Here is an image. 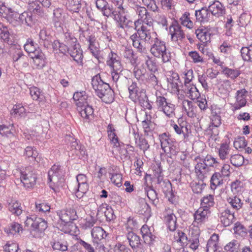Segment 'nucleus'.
I'll return each mask as SVG.
<instances>
[{
    "label": "nucleus",
    "mask_w": 252,
    "mask_h": 252,
    "mask_svg": "<svg viewBox=\"0 0 252 252\" xmlns=\"http://www.w3.org/2000/svg\"><path fill=\"white\" fill-rule=\"evenodd\" d=\"M148 26L147 25L143 24L140 28H137L138 25H136L134 29L136 32L130 36L133 47L140 53H146L147 52L146 48L142 41L150 44L155 37H157L156 33L151 32L150 30L148 28Z\"/></svg>",
    "instance_id": "f257e3e1"
},
{
    "label": "nucleus",
    "mask_w": 252,
    "mask_h": 252,
    "mask_svg": "<svg viewBox=\"0 0 252 252\" xmlns=\"http://www.w3.org/2000/svg\"><path fill=\"white\" fill-rule=\"evenodd\" d=\"M92 85L96 95L102 99L103 101L109 103L113 100V91L108 84L103 81L100 74H97L92 78Z\"/></svg>",
    "instance_id": "f03ea898"
},
{
    "label": "nucleus",
    "mask_w": 252,
    "mask_h": 252,
    "mask_svg": "<svg viewBox=\"0 0 252 252\" xmlns=\"http://www.w3.org/2000/svg\"><path fill=\"white\" fill-rule=\"evenodd\" d=\"M194 161L197 163L195 166V172L198 179H201L206 177L210 167L218 163L216 159L210 155H207L205 157L198 156L194 158Z\"/></svg>",
    "instance_id": "7ed1b4c3"
},
{
    "label": "nucleus",
    "mask_w": 252,
    "mask_h": 252,
    "mask_svg": "<svg viewBox=\"0 0 252 252\" xmlns=\"http://www.w3.org/2000/svg\"><path fill=\"white\" fill-rule=\"evenodd\" d=\"M150 51L155 57L160 59L163 63L170 62L171 53L167 50L166 43L158 37H155L154 40L150 43Z\"/></svg>",
    "instance_id": "20e7f679"
},
{
    "label": "nucleus",
    "mask_w": 252,
    "mask_h": 252,
    "mask_svg": "<svg viewBox=\"0 0 252 252\" xmlns=\"http://www.w3.org/2000/svg\"><path fill=\"white\" fill-rule=\"evenodd\" d=\"M57 214L63 224V227L61 228V231H63L65 233L71 234L72 231L69 229H66V227L67 226L71 227L75 226V225L72 223V221L78 219L76 210L74 209L69 208L61 210Z\"/></svg>",
    "instance_id": "39448f33"
},
{
    "label": "nucleus",
    "mask_w": 252,
    "mask_h": 252,
    "mask_svg": "<svg viewBox=\"0 0 252 252\" xmlns=\"http://www.w3.org/2000/svg\"><path fill=\"white\" fill-rule=\"evenodd\" d=\"M37 175L36 170L32 166L23 168L20 171V180L27 189H32L35 185Z\"/></svg>",
    "instance_id": "423d86ee"
},
{
    "label": "nucleus",
    "mask_w": 252,
    "mask_h": 252,
    "mask_svg": "<svg viewBox=\"0 0 252 252\" xmlns=\"http://www.w3.org/2000/svg\"><path fill=\"white\" fill-rule=\"evenodd\" d=\"M25 225L28 227L30 226L32 230L38 234L40 236L47 228V222L41 218L37 217L35 215L27 216Z\"/></svg>",
    "instance_id": "0eeeda50"
},
{
    "label": "nucleus",
    "mask_w": 252,
    "mask_h": 252,
    "mask_svg": "<svg viewBox=\"0 0 252 252\" xmlns=\"http://www.w3.org/2000/svg\"><path fill=\"white\" fill-rule=\"evenodd\" d=\"M156 104L158 110L168 118H171L175 115V105L164 96L156 94Z\"/></svg>",
    "instance_id": "6e6552de"
},
{
    "label": "nucleus",
    "mask_w": 252,
    "mask_h": 252,
    "mask_svg": "<svg viewBox=\"0 0 252 252\" xmlns=\"http://www.w3.org/2000/svg\"><path fill=\"white\" fill-rule=\"evenodd\" d=\"M69 157L72 159H79L85 160L88 158V153L86 147L81 143L79 144L76 140L70 143Z\"/></svg>",
    "instance_id": "1a4fd4ad"
},
{
    "label": "nucleus",
    "mask_w": 252,
    "mask_h": 252,
    "mask_svg": "<svg viewBox=\"0 0 252 252\" xmlns=\"http://www.w3.org/2000/svg\"><path fill=\"white\" fill-rule=\"evenodd\" d=\"M63 169L59 165H53L48 171L50 187L54 191L56 190V187L59 186V182L63 179Z\"/></svg>",
    "instance_id": "9d476101"
},
{
    "label": "nucleus",
    "mask_w": 252,
    "mask_h": 252,
    "mask_svg": "<svg viewBox=\"0 0 252 252\" xmlns=\"http://www.w3.org/2000/svg\"><path fill=\"white\" fill-rule=\"evenodd\" d=\"M82 35L86 39V41L89 43L88 49L90 50L92 55L96 59H98L100 51L99 49L98 44L96 41V38L94 33H91L89 30L83 31Z\"/></svg>",
    "instance_id": "9b49d317"
},
{
    "label": "nucleus",
    "mask_w": 252,
    "mask_h": 252,
    "mask_svg": "<svg viewBox=\"0 0 252 252\" xmlns=\"http://www.w3.org/2000/svg\"><path fill=\"white\" fill-rule=\"evenodd\" d=\"M50 244L54 250L64 252L68 249V243L65 240V235L61 232L53 233Z\"/></svg>",
    "instance_id": "f8f14e48"
},
{
    "label": "nucleus",
    "mask_w": 252,
    "mask_h": 252,
    "mask_svg": "<svg viewBox=\"0 0 252 252\" xmlns=\"http://www.w3.org/2000/svg\"><path fill=\"white\" fill-rule=\"evenodd\" d=\"M133 96H129V98L134 102H138L144 109L151 110L152 106L146 94L145 89L138 88L134 93Z\"/></svg>",
    "instance_id": "ddd939ff"
},
{
    "label": "nucleus",
    "mask_w": 252,
    "mask_h": 252,
    "mask_svg": "<svg viewBox=\"0 0 252 252\" xmlns=\"http://www.w3.org/2000/svg\"><path fill=\"white\" fill-rule=\"evenodd\" d=\"M133 96H129V98L134 102H138L144 109L151 110L152 106L146 94L145 89L138 88L134 93Z\"/></svg>",
    "instance_id": "4468645a"
},
{
    "label": "nucleus",
    "mask_w": 252,
    "mask_h": 252,
    "mask_svg": "<svg viewBox=\"0 0 252 252\" xmlns=\"http://www.w3.org/2000/svg\"><path fill=\"white\" fill-rule=\"evenodd\" d=\"M126 236L129 246L134 251L146 252V247L141 241V238L138 235L133 232H129L126 234Z\"/></svg>",
    "instance_id": "2eb2a0df"
},
{
    "label": "nucleus",
    "mask_w": 252,
    "mask_h": 252,
    "mask_svg": "<svg viewBox=\"0 0 252 252\" xmlns=\"http://www.w3.org/2000/svg\"><path fill=\"white\" fill-rule=\"evenodd\" d=\"M93 237V243L96 248L103 247V240L106 237L107 234L101 227L96 226L93 228L91 231Z\"/></svg>",
    "instance_id": "dca6fc26"
},
{
    "label": "nucleus",
    "mask_w": 252,
    "mask_h": 252,
    "mask_svg": "<svg viewBox=\"0 0 252 252\" xmlns=\"http://www.w3.org/2000/svg\"><path fill=\"white\" fill-rule=\"evenodd\" d=\"M248 94V92L245 89L237 91L235 96V102L232 105L233 111L239 110L246 105Z\"/></svg>",
    "instance_id": "f3484780"
},
{
    "label": "nucleus",
    "mask_w": 252,
    "mask_h": 252,
    "mask_svg": "<svg viewBox=\"0 0 252 252\" xmlns=\"http://www.w3.org/2000/svg\"><path fill=\"white\" fill-rule=\"evenodd\" d=\"M135 12L138 15L139 19L134 22V26L138 25L139 23H141L140 22L149 27L152 25L153 19L145 7L141 6Z\"/></svg>",
    "instance_id": "a211bd4d"
},
{
    "label": "nucleus",
    "mask_w": 252,
    "mask_h": 252,
    "mask_svg": "<svg viewBox=\"0 0 252 252\" xmlns=\"http://www.w3.org/2000/svg\"><path fill=\"white\" fill-rule=\"evenodd\" d=\"M140 233L145 247L146 245L152 246L156 241L157 237L152 233L150 227L147 225H143L140 229Z\"/></svg>",
    "instance_id": "6ab92c4d"
},
{
    "label": "nucleus",
    "mask_w": 252,
    "mask_h": 252,
    "mask_svg": "<svg viewBox=\"0 0 252 252\" xmlns=\"http://www.w3.org/2000/svg\"><path fill=\"white\" fill-rule=\"evenodd\" d=\"M106 64L111 69H115L116 71L123 70L120 58L117 53L112 51H111L108 55Z\"/></svg>",
    "instance_id": "aec40b11"
},
{
    "label": "nucleus",
    "mask_w": 252,
    "mask_h": 252,
    "mask_svg": "<svg viewBox=\"0 0 252 252\" xmlns=\"http://www.w3.org/2000/svg\"><path fill=\"white\" fill-rule=\"evenodd\" d=\"M76 109L85 122L89 123L94 118V108L89 104L77 107Z\"/></svg>",
    "instance_id": "412c9836"
},
{
    "label": "nucleus",
    "mask_w": 252,
    "mask_h": 252,
    "mask_svg": "<svg viewBox=\"0 0 252 252\" xmlns=\"http://www.w3.org/2000/svg\"><path fill=\"white\" fill-rule=\"evenodd\" d=\"M169 32L172 41L178 43V41H182L185 38V34L181 29V26L177 23H174L170 26Z\"/></svg>",
    "instance_id": "4be33fe9"
},
{
    "label": "nucleus",
    "mask_w": 252,
    "mask_h": 252,
    "mask_svg": "<svg viewBox=\"0 0 252 252\" xmlns=\"http://www.w3.org/2000/svg\"><path fill=\"white\" fill-rule=\"evenodd\" d=\"M28 10L32 15V14L38 15L40 17L46 16V13L43 7L37 0H31L28 2Z\"/></svg>",
    "instance_id": "5701e85b"
},
{
    "label": "nucleus",
    "mask_w": 252,
    "mask_h": 252,
    "mask_svg": "<svg viewBox=\"0 0 252 252\" xmlns=\"http://www.w3.org/2000/svg\"><path fill=\"white\" fill-rule=\"evenodd\" d=\"M211 212L209 209L199 207L193 214L194 223L201 225L206 222Z\"/></svg>",
    "instance_id": "b1692460"
},
{
    "label": "nucleus",
    "mask_w": 252,
    "mask_h": 252,
    "mask_svg": "<svg viewBox=\"0 0 252 252\" xmlns=\"http://www.w3.org/2000/svg\"><path fill=\"white\" fill-rule=\"evenodd\" d=\"M39 43L40 45H42L47 49L51 47L54 37L50 34L49 31L46 28H43L39 33Z\"/></svg>",
    "instance_id": "393cba45"
},
{
    "label": "nucleus",
    "mask_w": 252,
    "mask_h": 252,
    "mask_svg": "<svg viewBox=\"0 0 252 252\" xmlns=\"http://www.w3.org/2000/svg\"><path fill=\"white\" fill-rule=\"evenodd\" d=\"M0 40H3L8 45L15 46V48L19 46L18 45L14 44L15 41L13 36L10 34L7 28L1 23H0Z\"/></svg>",
    "instance_id": "a878e982"
},
{
    "label": "nucleus",
    "mask_w": 252,
    "mask_h": 252,
    "mask_svg": "<svg viewBox=\"0 0 252 252\" xmlns=\"http://www.w3.org/2000/svg\"><path fill=\"white\" fill-rule=\"evenodd\" d=\"M68 53L78 64L83 65V55L80 44L70 47Z\"/></svg>",
    "instance_id": "bb28decb"
},
{
    "label": "nucleus",
    "mask_w": 252,
    "mask_h": 252,
    "mask_svg": "<svg viewBox=\"0 0 252 252\" xmlns=\"http://www.w3.org/2000/svg\"><path fill=\"white\" fill-rule=\"evenodd\" d=\"M6 207L12 214L19 216L23 212L21 203L17 200L10 199L7 200Z\"/></svg>",
    "instance_id": "cd10ccee"
},
{
    "label": "nucleus",
    "mask_w": 252,
    "mask_h": 252,
    "mask_svg": "<svg viewBox=\"0 0 252 252\" xmlns=\"http://www.w3.org/2000/svg\"><path fill=\"white\" fill-rule=\"evenodd\" d=\"M73 99L75 101L76 108L89 104V96L85 91L76 92L74 93Z\"/></svg>",
    "instance_id": "c85d7f7f"
},
{
    "label": "nucleus",
    "mask_w": 252,
    "mask_h": 252,
    "mask_svg": "<svg viewBox=\"0 0 252 252\" xmlns=\"http://www.w3.org/2000/svg\"><path fill=\"white\" fill-rule=\"evenodd\" d=\"M63 4L69 11L78 13L82 7V0H62Z\"/></svg>",
    "instance_id": "c756f323"
},
{
    "label": "nucleus",
    "mask_w": 252,
    "mask_h": 252,
    "mask_svg": "<svg viewBox=\"0 0 252 252\" xmlns=\"http://www.w3.org/2000/svg\"><path fill=\"white\" fill-rule=\"evenodd\" d=\"M220 221L224 226H228L235 220L234 212L227 209L221 213Z\"/></svg>",
    "instance_id": "7c9ffc66"
},
{
    "label": "nucleus",
    "mask_w": 252,
    "mask_h": 252,
    "mask_svg": "<svg viewBox=\"0 0 252 252\" xmlns=\"http://www.w3.org/2000/svg\"><path fill=\"white\" fill-rule=\"evenodd\" d=\"M208 9L211 15L220 17L222 16L225 13V8L223 5L219 1H215L211 4Z\"/></svg>",
    "instance_id": "2f4dec72"
},
{
    "label": "nucleus",
    "mask_w": 252,
    "mask_h": 252,
    "mask_svg": "<svg viewBox=\"0 0 252 252\" xmlns=\"http://www.w3.org/2000/svg\"><path fill=\"white\" fill-rule=\"evenodd\" d=\"M122 56L133 66L136 64L137 58L130 46H126L124 48Z\"/></svg>",
    "instance_id": "473e14b6"
},
{
    "label": "nucleus",
    "mask_w": 252,
    "mask_h": 252,
    "mask_svg": "<svg viewBox=\"0 0 252 252\" xmlns=\"http://www.w3.org/2000/svg\"><path fill=\"white\" fill-rule=\"evenodd\" d=\"M161 149L164 152H167V148L172 144H175V141L171 138L166 133H163L159 135Z\"/></svg>",
    "instance_id": "72a5a7b5"
},
{
    "label": "nucleus",
    "mask_w": 252,
    "mask_h": 252,
    "mask_svg": "<svg viewBox=\"0 0 252 252\" xmlns=\"http://www.w3.org/2000/svg\"><path fill=\"white\" fill-rule=\"evenodd\" d=\"M182 119L178 120V124H172L171 126L173 127L175 132L179 135L182 134L185 139L188 137V129L186 126V122H181Z\"/></svg>",
    "instance_id": "f704fd0d"
},
{
    "label": "nucleus",
    "mask_w": 252,
    "mask_h": 252,
    "mask_svg": "<svg viewBox=\"0 0 252 252\" xmlns=\"http://www.w3.org/2000/svg\"><path fill=\"white\" fill-rule=\"evenodd\" d=\"M133 134L137 147L145 153L146 151L150 149V147L148 140L142 136H140L139 133L135 131L133 132Z\"/></svg>",
    "instance_id": "c9c22d12"
},
{
    "label": "nucleus",
    "mask_w": 252,
    "mask_h": 252,
    "mask_svg": "<svg viewBox=\"0 0 252 252\" xmlns=\"http://www.w3.org/2000/svg\"><path fill=\"white\" fill-rule=\"evenodd\" d=\"M195 15L196 20L201 23L208 22L211 16L208 8L206 7H204L200 10H196Z\"/></svg>",
    "instance_id": "e433bc0d"
},
{
    "label": "nucleus",
    "mask_w": 252,
    "mask_h": 252,
    "mask_svg": "<svg viewBox=\"0 0 252 252\" xmlns=\"http://www.w3.org/2000/svg\"><path fill=\"white\" fill-rule=\"evenodd\" d=\"M219 235L213 234L208 240L206 245L207 252H220L218 251Z\"/></svg>",
    "instance_id": "4c0bfd02"
},
{
    "label": "nucleus",
    "mask_w": 252,
    "mask_h": 252,
    "mask_svg": "<svg viewBox=\"0 0 252 252\" xmlns=\"http://www.w3.org/2000/svg\"><path fill=\"white\" fill-rule=\"evenodd\" d=\"M138 212L139 215H143L144 218L147 220L151 217L152 215L151 207L144 199H141L139 202Z\"/></svg>",
    "instance_id": "58836bf2"
},
{
    "label": "nucleus",
    "mask_w": 252,
    "mask_h": 252,
    "mask_svg": "<svg viewBox=\"0 0 252 252\" xmlns=\"http://www.w3.org/2000/svg\"><path fill=\"white\" fill-rule=\"evenodd\" d=\"M24 49L29 54L30 57H31L32 55H35L41 51L37 47V45L31 38H28L27 40L26 43L24 45Z\"/></svg>",
    "instance_id": "ea45409f"
},
{
    "label": "nucleus",
    "mask_w": 252,
    "mask_h": 252,
    "mask_svg": "<svg viewBox=\"0 0 252 252\" xmlns=\"http://www.w3.org/2000/svg\"><path fill=\"white\" fill-rule=\"evenodd\" d=\"M233 230L237 238H245L248 236V228H247L239 221H237L234 224Z\"/></svg>",
    "instance_id": "a19ab883"
},
{
    "label": "nucleus",
    "mask_w": 252,
    "mask_h": 252,
    "mask_svg": "<svg viewBox=\"0 0 252 252\" xmlns=\"http://www.w3.org/2000/svg\"><path fill=\"white\" fill-rule=\"evenodd\" d=\"M18 25L23 24L29 27H32L33 24V18L32 14L28 11H24L21 14L19 13Z\"/></svg>",
    "instance_id": "79ce46f5"
},
{
    "label": "nucleus",
    "mask_w": 252,
    "mask_h": 252,
    "mask_svg": "<svg viewBox=\"0 0 252 252\" xmlns=\"http://www.w3.org/2000/svg\"><path fill=\"white\" fill-rule=\"evenodd\" d=\"M183 91L185 94H189V97L190 99L194 100L195 99H199L200 94L194 85H188V86H184Z\"/></svg>",
    "instance_id": "37998d69"
},
{
    "label": "nucleus",
    "mask_w": 252,
    "mask_h": 252,
    "mask_svg": "<svg viewBox=\"0 0 252 252\" xmlns=\"http://www.w3.org/2000/svg\"><path fill=\"white\" fill-rule=\"evenodd\" d=\"M145 192L148 198L152 201L153 205L157 206L159 203V199L156 191L152 187L147 186L145 188Z\"/></svg>",
    "instance_id": "c03bdc74"
},
{
    "label": "nucleus",
    "mask_w": 252,
    "mask_h": 252,
    "mask_svg": "<svg viewBox=\"0 0 252 252\" xmlns=\"http://www.w3.org/2000/svg\"><path fill=\"white\" fill-rule=\"evenodd\" d=\"M164 220L169 230L171 231H174L177 227V218L173 213L168 214L164 217Z\"/></svg>",
    "instance_id": "a18cd8bd"
},
{
    "label": "nucleus",
    "mask_w": 252,
    "mask_h": 252,
    "mask_svg": "<svg viewBox=\"0 0 252 252\" xmlns=\"http://www.w3.org/2000/svg\"><path fill=\"white\" fill-rule=\"evenodd\" d=\"M22 231L21 225L17 222H13L4 228V232L8 235H14Z\"/></svg>",
    "instance_id": "49530a36"
},
{
    "label": "nucleus",
    "mask_w": 252,
    "mask_h": 252,
    "mask_svg": "<svg viewBox=\"0 0 252 252\" xmlns=\"http://www.w3.org/2000/svg\"><path fill=\"white\" fill-rule=\"evenodd\" d=\"M31 58L33 59L34 65H36L38 68L41 69L45 66L44 55L41 51L35 55H32Z\"/></svg>",
    "instance_id": "de8ad7c7"
},
{
    "label": "nucleus",
    "mask_w": 252,
    "mask_h": 252,
    "mask_svg": "<svg viewBox=\"0 0 252 252\" xmlns=\"http://www.w3.org/2000/svg\"><path fill=\"white\" fill-rule=\"evenodd\" d=\"M197 38L203 43H207L210 40V33L204 29H198L195 31Z\"/></svg>",
    "instance_id": "09e8293b"
},
{
    "label": "nucleus",
    "mask_w": 252,
    "mask_h": 252,
    "mask_svg": "<svg viewBox=\"0 0 252 252\" xmlns=\"http://www.w3.org/2000/svg\"><path fill=\"white\" fill-rule=\"evenodd\" d=\"M63 9L61 8H57L53 10V21L56 26H60L63 21Z\"/></svg>",
    "instance_id": "8fccbe9b"
},
{
    "label": "nucleus",
    "mask_w": 252,
    "mask_h": 252,
    "mask_svg": "<svg viewBox=\"0 0 252 252\" xmlns=\"http://www.w3.org/2000/svg\"><path fill=\"white\" fill-rule=\"evenodd\" d=\"M145 64L150 72H158V65L155 58L147 56L145 60ZM157 74H158V73Z\"/></svg>",
    "instance_id": "3c124183"
},
{
    "label": "nucleus",
    "mask_w": 252,
    "mask_h": 252,
    "mask_svg": "<svg viewBox=\"0 0 252 252\" xmlns=\"http://www.w3.org/2000/svg\"><path fill=\"white\" fill-rule=\"evenodd\" d=\"M142 126L145 135H151L155 129V124L148 118L142 122Z\"/></svg>",
    "instance_id": "603ef678"
},
{
    "label": "nucleus",
    "mask_w": 252,
    "mask_h": 252,
    "mask_svg": "<svg viewBox=\"0 0 252 252\" xmlns=\"http://www.w3.org/2000/svg\"><path fill=\"white\" fill-rule=\"evenodd\" d=\"M223 183L222 176L220 173L216 172L213 174L210 180V187L215 190L217 187Z\"/></svg>",
    "instance_id": "864d4df0"
},
{
    "label": "nucleus",
    "mask_w": 252,
    "mask_h": 252,
    "mask_svg": "<svg viewBox=\"0 0 252 252\" xmlns=\"http://www.w3.org/2000/svg\"><path fill=\"white\" fill-rule=\"evenodd\" d=\"M30 90L31 95L33 100L40 102L45 99L42 91L39 88L36 87H32L30 89Z\"/></svg>",
    "instance_id": "5fc2aeb1"
},
{
    "label": "nucleus",
    "mask_w": 252,
    "mask_h": 252,
    "mask_svg": "<svg viewBox=\"0 0 252 252\" xmlns=\"http://www.w3.org/2000/svg\"><path fill=\"white\" fill-rule=\"evenodd\" d=\"M215 204L214 197L213 195H208L204 196L201 200V206L203 209H208L214 206Z\"/></svg>",
    "instance_id": "6e6d98bb"
},
{
    "label": "nucleus",
    "mask_w": 252,
    "mask_h": 252,
    "mask_svg": "<svg viewBox=\"0 0 252 252\" xmlns=\"http://www.w3.org/2000/svg\"><path fill=\"white\" fill-rule=\"evenodd\" d=\"M7 13L6 14L8 21L14 26L18 25V20H19V13L14 11L11 8L7 9Z\"/></svg>",
    "instance_id": "4d7b16f0"
},
{
    "label": "nucleus",
    "mask_w": 252,
    "mask_h": 252,
    "mask_svg": "<svg viewBox=\"0 0 252 252\" xmlns=\"http://www.w3.org/2000/svg\"><path fill=\"white\" fill-rule=\"evenodd\" d=\"M227 200L232 208L236 211H238L242 207L243 203L237 196L229 197Z\"/></svg>",
    "instance_id": "13d9d810"
},
{
    "label": "nucleus",
    "mask_w": 252,
    "mask_h": 252,
    "mask_svg": "<svg viewBox=\"0 0 252 252\" xmlns=\"http://www.w3.org/2000/svg\"><path fill=\"white\" fill-rule=\"evenodd\" d=\"M241 54L245 61L252 62V45L249 47H243L241 50Z\"/></svg>",
    "instance_id": "bf43d9fd"
},
{
    "label": "nucleus",
    "mask_w": 252,
    "mask_h": 252,
    "mask_svg": "<svg viewBox=\"0 0 252 252\" xmlns=\"http://www.w3.org/2000/svg\"><path fill=\"white\" fill-rule=\"evenodd\" d=\"M133 74L135 77L139 81L143 83L145 82L147 76V72L144 69H140L138 67H134Z\"/></svg>",
    "instance_id": "052dcab7"
},
{
    "label": "nucleus",
    "mask_w": 252,
    "mask_h": 252,
    "mask_svg": "<svg viewBox=\"0 0 252 252\" xmlns=\"http://www.w3.org/2000/svg\"><path fill=\"white\" fill-rule=\"evenodd\" d=\"M203 179H199L198 182H193L191 183V188L194 193H201L206 186V184L203 182Z\"/></svg>",
    "instance_id": "680f3d73"
},
{
    "label": "nucleus",
    "mask_w": 252,
    "mask_h": 252,
    "mask_svg": "<svg viewBox=\"0 0 252 252\" xmlns=\"http://www.w3.org/2000/svg\"><path fill=\"white\" fill-rule=\"evenodd\" d=\"M75 245H76V247L78 246L82 247L87 252H94L95 249H100V248H96L94 247L93 243L92 245L81 239H78Z\"/></svg>",
    "instance_id": "e2e57ef3"
},
{
    "label": "nucleus",
    "mask_w": 252,
    "mask_h": 252,
    "mask_svg": "<svg viewBox=\"0 0 252 252\" xmlns=\"http://www.w3.org/2000/svg\"><path fill=\"white\" fill-rule=\"evenodd\" d=\"M180 21L182 25L189 29H191L193 27V23L190 20V13L189 12H185L180 18Z\"/></svg>",
    "instance_id": "0e129e2a"
},
{
    "label": "nucleus",
    "mask_w": 252,
    "mask_h": 252,
    "mask_svg": "<svg viewBox=\"0 0 252 252\" xmlns=\"http://www.w3.org/2000/svg\"><path fill=\"white\" fill-rule=\"evenodd\" d=\"M179 79V76L177 73L172 72L169 77L167 78V82L171 85L172 89L178 90Z\"/></svg>",
    "instance_id": "69168bd1"
},
{
    "label": "nucleus",
    "mask_w": 252,
    "mask_h": 252,
    "mask_svg": "<svg viewBox=\"0 0 252 252\" xmlns=\"http://www.w3.org/2000/svg\"><path fill=\"white\" fill-rule=\"evenodd\" d=\"M64 42L69 47L79 44L77 38L71 33L66 32L64 34Z\"/></svg>",
    "instance_id": "338daca9"
},
{
    "label": "nucleus",
    "mask_w": 252,
    "mask_h": 252,
    "mask_svg": "<svg viewBox=\"0 0 252 252\" xmlns=\"http://www.w3.org/2000/svg\"><path fill=\"white\" fill-rule=\"evenodd\" d=\"M240 243L235 240L230 242L224 247V250L227 252H239Z\"/></svg>",
    "instance_id": "774afa93"
}]
</instances>
